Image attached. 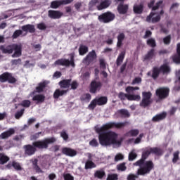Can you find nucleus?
<instances>
[{
    "label": "nucleus",
    "mask_w": 180,
    "mask_h": 180,
    "mask_svg": "<svg viewBox=\"0 0 180 180\" xmlns=\"http://www.w3.org/2000/svg\"><path fill=\"white\" fill-rule=\"evenodd\" d=\"M129 124L128 122H110L103 124L101 127L96 129V132L98 134L99 144L103 147H109L110 146H122L123 139L117 140L119 135L112 130V129H123L124 126Z\"/></svg>",
    "instance_id": "1"
},
{
    "label": "nucleus",
    "mask_w": 180,
    "mask_h": 180,
    "mask_svg": "<svg viewBox=\"0 0 180 180\" xmlns=\"http://www.w3.org/2000/svg\"><path fill=\"white\" fill-rule=\"evenodd\" d=\"M150 154H158V148H147L142 153L141 158L134 163L136 167H139L137 170L138 175H147L150 174L153 168H154V163L153 161H146Z\"/></svg>",
    "instance_id": "2"
},
{
    "label": "nucleus",
    "mask_w": 180,
    "mask_h": 180,
    "mask_svg": "<svg viewBox=\"0 0 180 180\" xmlns=\"http://www.w3.org/2000/svg\"><path fill=\"white\" fill-rule=\"evenodd\" d=\"M57 139L55 137L45 138L43 140H38L34 141L32 145L27 144L23 146L25 155L27 157H32L36 154V151L38 150H47L49 144L56 143Z\"/></svg>",
    "instance_id": "3"
},
{
    "label": "nucleus",
    "mask_w": 180,
    "mask_h": 180,
    "mask_svg": "<svg viewBox=\"0 0 180 180\" xmlns=\"http://www.w3.org/2000/svg\"><path fill=\"white\" fill-rule=\"evenodd\" d=\"M154 4H155V1L152 0L148 4V8H152L153 11V12H151L150 15L146 18V22H149V23H157V22H158V13H154V11H157V9H158V2H156L155 6Z\"/></svg>",
    "instance_id": "4"
},
{
    "label": "nucleus",
    "mask_w": 180,
    "mask_h": 180,
    "mask_svg": "<svg viewBox=\"0 0 180 180\" xmlns=\"http://www.w3.org/2000/svg\"><path fill=\"white\" fill-rule=\"evenodd\" d=\"M115 18H116L115 13L107 11L99 15L98 16V20L100 23H110V22L115 20Z\"/></svg>",
    "instance_id": "5"
},
{
    "label": "nucleus",
    "mask_w": 180,
    "mask_h": 180,
    "mask_svg": "<svg viewBox=\"0 0 180 180\" xmlns=\"http://www.w3.org/2000/svg\"><path fill=\"white\" fill-rule=\"evenodd\" d=\"M151 96L153 94L150 91L142 92V101H141L139 106L141 108H147L150 106L153 101H151Z\"/></svg>",
    "instance_id": "6"
},
{
    "label": "nucleus",
    "mask_w": 180,
    "mask_h": 180,
    "mask_svg": "<svg viewBox=\"0 0 180 180\" xmlns=\"http://www.w3.org/2000/svg\"><path fill=\"white\" fill-rule=\"evenodd\" d=\"M0 82H8V84H16L18 79L13 77L12 73L8 72H4L0 75Z\"/></svg>",
    "instance_id": "7"
},
{
    "label": "nucleus",
    "mask_w": 180,
    "mask_h": 180,
    "mask_svg": "<svg viewBox=\"0 0 180 180\" xmlns=\"http://www.w3.org/2000/svg\"><path fill=\"white\" fill-rule=\"evenodd\" d=\"M56 65H62L63 67H75V63H74V56H72L70 60L65 58L58 59L55 62Z\"/></svg>",
    "instance_id": "8"
},
{
    "label": "nucleus",
    "mask_w": 180,
    "mask_h": 180,
    "mask_svg": "<svg viewBox=\"0 0 180 180\" xmlns=\"http://www.w3.org/2000/svg\"><path fill=\"white\" fill-rule=\"evenodd\" d=\"M96 58H98L96 52L95 51V50H92L84 58L83 63H84V64H86L87 65H89V64L94 63V60H96Z\"/></svg>",
    "instance_id": "9"
},
{
    "label": "nucleus",
    "mask_w": 180,
    "mask_h": 180,
    "mask_svg": "<svg viewBox=\"0 0 180 180\" xmlns=\"http://www.w3.org/2000/svg\"><path fill=\"white\" fill-rule=\"evenodd\" d=\"M102 88V83L101 82H96V80H93L90 84L89 92L91 94H96L98 91H101Z\"/></svg>",
    "instance_id": "10"
},
{
    "label": "nucleus",
    "mask_w": 180,
    "mask_h": 180,
    "mask_svg": "<svg viewBox=\"0 0 180 180\" xmlns=\"http://www.w3.org/2000/svg\"><path fill=\"white\" fill-rule=\"evenodd\" d=\"M169 95V89L167 87H161L158 89V98L159 99H165Z\"/></svg>",
    "instance_id": "11"
},
{
    "label": "nucleus",
    "mask_w": 180,
    "mask_h": 180,
    "mask_svg": "<svg viewBox=\"0 0 180 180\" xmlns=\"http://www.w3.org/2000/svg\"><path fill=\"white\" fill-rule=\"evenodd\" d=\"M112 5L111 0H101L100 4L96 6L98 11H103V9H107Z\"/></svg>",
    "instance_id": "12"
},
{
    "label": "nucleus",
    "mask_w": 180,
    "mask_h": 180,
    "mask_svg": "<svg viewBox=\"0 0 180 180\" xmlns=\"http://www.w3.org/2000/svg\"><path fill=\"white\" fill-rule=\"evenodd\" d=\"M62 153L68 157H75L77 155V150L71 148L64 147L62 148Z\"/></svg>",
    "instance_id": "13"
},
{
    "label": "nucleus",
    "mask_w": 180,
    "mask_h": 180,
    "mask_svg": "<svg viewBox=\"0 0 180 180\" xmlns=\"http://www.w3.org/2000/svg\"><path fill=\"white\" fill-rule=\"evenodd\" d=\"M48 16L51 19H60L63 16V13L59 11L49 10L48 11Z\"/></svg>",
    "instance_id": "14"
},
{
    "label": "nucleus",
    "mask_w": 180,
    "mask_h": 180,
    "mask_svg": "<svg viewBox=\"0 0 180 180\" xmlns=\"http://www.w3.org/2000/svg\"><path fill=\"white\" fill-rule=\"evenodd\" d=\"M123 4L124 2H120L117 8L120 15H126L129 11V5Z\"/></svg>",
    "instance_id": "15"
},
{
    "label": "nucleus",
    "mask_w": 180,
    "mask_h": 180,
    "mask_svg": "<svg viewBox=\"0 0 180 180\" xmlns=\"http://www.w3.org/2000/svg\"><path fill=\"white\" fill-rule=\"evenodd\" d=\"M14 53L12 55L13 58L20 57L22 56V46L18 44H13V52Z\"/></svg>",
    "instance_id": "16"
},
{
    "label": "nucleus",
    "mask_w": 180,
    "mask_h": 180,
    "mask_svg": "<svg viewBox=\"0 0 180 180\" xmlns=\"http://www.w3.org/2000/svg\"><path fill=\"white\" fill-rule=\"evenodd\" d=\"M0 50L2 51L3 54H12V53H13V44L8 46L1 45Z\"/></svg>",
    "instance_id": "17"
},
{
    "label": "nucleus",
    "mask_w": 180,
    "mask_h": 180,
    "mask_svg": "<svg viewBox=\"0 0 180 180\" xmlns=\"http://www.w3.org/2000/svg\"><path fill=\"white\" fill-rule=\"evenodd\" d=\"M157 56V52H155V49H151L148 51L147 54H146L143 57V60L145 61H148L150 60H153Z\"/></svg>",
    "instance_id": "18"
},
{
    "label": "nucleus",
    "mask_w": 180,
    "mask_h": 180,
    "mask_svg": "<svg viewBox=\"0 0 180 180\" xmlns=\"http://www.w3.org/2000/svg\"><path fill=\"white\" fill-rule=\"evenodd\" d=\"M47 85H49V82L46 80L39 82L38 84V86L35 88L36 92L38 94H41L44 91V89L47 87Z\"/></svg>",
    "instance_id": "19"
},
{
    "label": "nucleus",
    "mask_w": 180,
    "mask_h": 180,
    "mask_svg": "<svg viewBox=\"0 0 180 180\" xmlns=\"http://www.w3.org/2000/svg\"><path fill=\"white\" fill-rule=\"evenodd\" d=\"M32 101L36 102L37 105L43 103L46 101V96L44 94H37L32 97Z\"/></svg>",
    "instance_id": "20"
},
{
    "label": "nucleus",
    "mask_w": 180,
    "mask_h": 180,
    "mask_svg": "<svg viewBox=\"0 0 180 180\" xmlns=\"http://www.w3.org/2000/svg\"><path fill=\"white\" fill-rule=\"evenodd\" d=\"M14 133L15 129L13 128H10L8 130L0 134V139H2L3 140H5V139H9V137H11V136H13Z\"/></svg>",
    "instance_id": "21"
},
{
    "label": "nucleus",
    "mask_w": 180,
    "mask_h": 180,
    "mask_svg": "<svg viewBox=\"0 0 180 180\" xmlns=\"http://www.w3.org/2000/svg\"><path fill=\"white\" fill-rule=\"evenodd\" d=\"M71 79H63L59 82L58 85L63 89H66L71 86Z\"/></svg>",
    "instance_id": "22"
},
{
    "label": "nucleus",
    "mask_w": 180,
    "mask_h": 180,
    "mask_svg": "<svg viewBox=\"0 0 180 180\" xmlns=\"http://www.w3.org/2000/svg\"><path fill=\"white\" fill-rule=\"evenodd\" d=\"M124 39H126V35H124V33L120 32L117 37V49H120L123 46V41H124Z\"/></svg>",
    "instance_id": "23"
},
{
    "label": "nucleus",
    "mask_w": 180,
    "mask_h": 180,
    "mask_svg": "<svg viewBox=\"0 0 180 180\" xmlns=\"http://www.w3.org/2000/svg\"><path fill=\"white\" fill-rule=\"evenodd\" d=\"M68 92V89L67 90H61L60 89H57L53 93L54 99H58L60 96H64V95H67Z\"/></svg>",
    "instance_id": "24"
},
{
    "label": "nucleus",
    "mask_w": 180,
    "mask_h": 180,
    "mask_svg": "<svg viewBox=\"0 0 180 180\" xmlns=\"http://www.w3.org/2000/svg\"><path fill=\"white\" fill-rule=\"evenodd\" d=\"M106 176V172L103 169H101L99 170H96L94 172V178H97L98 179H103Z\"/></svg>",
    "instance_id": "25"
},
{
    "label": "nucleus",
    "mask_w": 180,
    "mask_h": 180,
    "mask_svg": "<svg viewBox=\"0 0 180 180\" xmlns=\"http://www.w3.org/2000/svg\"><path fill=\"white\" fill-rule=\"evenodd\" d=\"M125 56L126 50L121 51V53L118 55V57L116 60L117 67H120V65H122V63H123V60H124Z\"/></svg>",
    "instance_id": "26"
},
{
    "label": "nucleus",
    "mask_w": 180,
    "mask_h": 180,
    "mask_svg": "<svg viewBox=\"0 0 180 180\" xmlns=\"http://www.w3.org/2000/svg\"><path fill=\"white\" fill-rule=\"evenodd\" d=\"M21 29L23 32H29V33H34L36 32L34 25L30 24L23 25Z\"/></svg>",
    "instance_id": "27"
},
{
    "label": "nucleus",
    "mask_w": 180,
    "mask_h": 180,
    "mask_svg": "<svg viewBox=\"0 0 180 180\" xmlns=\"http://www.w3.org/2000/svg\"><path fill=\"white\" fill-rule=\"evenodd\" d=\"M148 77H152L153 79H157L158 77V67H155L153 69V73L151 71L148 72L147 73Z\"/></svg>",
    "instance_id": "28"
},
{
    "label": "nucleus",
    "mask_w": 180,
    "mask_h": 180,
    "mask_svg": "<svg viewBox=\"0 0 180 180\" xmlns=\"http://www.w3.org/2000/svg\"><path fill=\"white\" fill-rule=\"evenodd\" d=\"M96 101H97V105L98 106H102L103 105H106L108 103V97L101 96L100 98H96Z\"/></svg>",
    "instance_id": "29"
},
{
    "label": "nucleus",
    "mask_w": 180,
    "mask_h": 180,
    "mask_svg": "<svg viewBox=\"0 0 180 180\" xmlns=\"http://www.w3.org/2000/svg\"><path fill=\"white\" fill-rule=\"evenodd\" d=\"M177 54L178 56L175 55L172 57V60L174 63L176 64H180V43L177 44Z\"/></svg>",
    "instance_id": "30"
},
{
    "label": "nucleus",
    "mask_w": 180,
    "mask_h": 180,
    "mask_svg": "<svg viewBox=\"0 0 180 180\" xmlns=\"http://www.w3.org/2000/svg\"><path fill=\"white\" fill-rule=\"evenodd\" d=\"M140 131L139 129H131L126 133L125 136H127V137H137Z\"/></svg>",
    "instance_id": "31"
},
{
    "label": "nucleus",
    "mask_w": 180,
    "mask_h": 180,
    "mask_svg": "<svg viewBox=\"0 0 180 180\" xmlns=\"http://www.w3.org/2000/svg\"><path fill=\"white\" fill-rule=\"evenodd\" d=\"M89 49L88 46L84 45V44H80L79 47V56H85L86 53H88Z\"/></svg>",
    "instance_id": "32"
},
{
    "label": "nucleus",
    "mask_w": 180,
    "mask_h": 180,
    "mask_svg": "<svg viewBox=\"0 0 180 180\" xmlns=\"http://www.w3.org/2000/svg\"><path fill=\"white\" fill-rule=\"evenodd\" d=\"M143 10H144V6L143 4H139L134 6V13H137L138 15H141V13H143Z\"/></svg>",
    "instance_id": "33"
},
{
    "label": "nucleus",
    "mask_w": 180,
    "mask_h": 180,
    "mask_svg": "<svg viewBox=\"0 0 180 180\" xmlns=\"http://www.w3.org/2000/svg\"><path fill=\"white\" fill-rule=\"evenodd\" d=\"M10 158L4 153H0V165H4L9 161Z\"/></svg>",
    "instance_id": "34"
},
{
    "label": "nucleus",
    "mask_w": 180,
    "mask_h": 180,
    "mask_svg": "<svg viewBox=\"0 0 180 180\" xmlns=\"http://www.w3.org/2000/svg\"><path fill=\"white\" fill-rule=\"evenodd\" d=\"M171 72V68L168 65H163L160 67L159 70V72H163V74H169Z\"/></svg>",
    "instance_id": "35"
},
{
    "label": "nucleus",
    "mask_w": 180,
    "mask_h": 180,
    "mask_svg": "<svg viewBox=\"0 0 180 180\" xmlns=\"http://www.w3.org/2000/svg\"><path fill=\"white\" fill-rule=\"evenodd\" d=\"M146 44L148 47H151V49H154V47L157 46V43L155 42V39L154 38H149L146 41Z\"/></svg>",
    "instance_id": "36"
},
{
    "label": "nucleus",
    "mask_w": 180,
    "mask_h": 180,
    "mask_svg": "<svg viewBox=\"0 0 180 180\" xmlns=\"http://www.w3.org/2000/svg\"><path fill=\"white\" fill-rule=\"evenodd\" d=\"M85 169H92V168H96V165L92 162V160H87L85 163Z\"/></svg>",
    "instance_id": "37"
},
{
    "label": "nucleus",
    "mask_w": 180,
    "mask_h": 180,
    "mask_svg": "<svg viewBox=\"0 0 180 180\" xmlns=\"http://www.w3.org/2000/svg\"><path fill=\"white\" fill-rule=\"evenodd\" d=\"M91 96L89 94H84L80 96V101L82 102H89L91 101Z\"/></svg>",
    "instance_id": "38"
},
{
    "label": "nucleus",
    "mask_w": 180,
    "mask_h": 180,
    "mask_svg": "<svg viewBox=\"0 0 180 180\" xmlns=\"http://www.w3.org/2000/svg\"><path fill=\"white\" fill-rule=\"evenodd\" d=\"M119 115H121L122 117H130V113L127 110L125 109H121L118 111Z\"/></svg>",
    "instance_id": "39"
},
{
    "label": "nucleus",
    "mask_w": 180,
    "mask_h": 180,
    "mask_svg": "<svg viewBox=\"0 0 180 180\" xmlns=\"http://www.w3.org/2000/svg\"><path fill=\"white\" fill-rule=\"evenodd\" d=\"M141 99V96L139 94H129L128 96V101H136L139 102Z\"/></svg>",
    "instance_id": "40"
},
{
    "label": "nucleus",
    "mask_w": 180,
    "mask_h": 180,
    "mask_svg": "<svg viewBox=\"0 0 180 180\" xmlns=\"http://www.w3.org/2000/svg\"><path fill=\"white\" fill-rule=\"evenodd\" d=\"M118 98L120 99V101H126V99L129 101V94L121 91L118 94Z\"/></svg>",
    "instance_id": "41"
},
{
    "label": "nucleus",
    "mask_w": 180,
    "mask_h": 180,
    "mask_svg": "<svg viewBox=\"0 0 180 180\" xmlns=\"http://www.w3.org/2000/svg\"><path fill=\"white\" fill-rule=\"evenodd\" d=\"M141 174H138L137 172H136V174H129L127 177V180H136L137 179V178H139V176H140ZM144 175L146 174H141V176H144Z\"/></svg>",
    "instance_id": "42"
},
{
    "label": "nucleus",
    "mask_w": 180,
    "mask_h": 180,
    "mask_svg": "<svg viewBox=\"0 0 180 180\" xmlns=\"http://www.w3.org/2000/svg\"><path fill=\"white\" fill-rule=\"evenodd\" d=\"M22 34H23V31L22 30H15L13 35H12V38L13 39H18V37H19L20 36H22Z\"/></svg>",
    "instance_id": "43"
},
{
    "label": "nucleus",
    "mask_w": 180,
    "mask_h": 180,
    "mask_svg": "<svg viewBox=\"0 0 180 180\" xmlns=\"http://www.w3.org/2000/svg\"><path fill=\"white\" fill-rule=\"evenodd\" d=\"M32 102L30 100H24L20 103V106H22V108H30V105Z\"/></svg>",
    "instance_id": "44"
},
{
    "label": "nucleus",
    "mask_w": 180,
    "mask_h": 180,
    "mask_svg": "<svg viewBox=\"0 0 180 180\" xmlns=\"http://www.w3.org/2000/svg\"><path fill=\"white\" fill-rule=\"evenodd\" d=\"M96 105H98V102L96 101V98H94V100H92L90 103V104L89 105L88 108L91 110H94V109H95L96 108Z\"/></svg>",
    "instance_id": "45"
},
{
    "label": "nucleus",
    "mask_w": 180,
    "mask_h": 180,
    "mask_svg": "<svg viewBox=\"0 0 180 180\" xmlns=\"http://www.w3.org/2000/svg\"><path fill=\"white\" fill-rule=\"evenodd\" d=\"M25 113V108L21 109L20 111H17L15 114V117L18 120L20 119L23 116V114Z\"/></svg>",
    "instance_id": "46"
},
{
    "label": "nucleus",
    "mask_w": 180,
    "mask_h": 180,
    "mask_svg": "<svg viewBox=\"0 0 180 180\" xmlns=\"http://www.w3.org/2000/svg\"><path fill=\"white\" fill-rule=\"evenodd\" d=\"M59 6H61L60 1H53L51 3V8L52 9H57Z\"/></svg>",
    "instance_id": "47"
},
{
    "label": "nucleus",
    "mask_w": 180,
    "mask_h": 180,
    "mask_svg": "<svg viewBox=\"0 0 180 180\" xmlns=\"http://www.w3.org/2000/svg\"><path fill=\"white\" fill-rule=\"evenodd\" d=\"M117 179H119L117 174H108V176L106 179V180H117Z\"/></svg>",
    "instance_id": "48"
},
{
    "label": "nucleus",
    "mask_w": 180,
    "mask_h": 180,
    "mask_svg": "<svg viewBox=\"0 0 180 180\" xmlns=\"http://www.w3.org/2000/svg\"><path fill=\"white\" fill-rule=\"evenodd\" d=\"M60 137H62V139H63L65 141H67V140H68V139H69L68 134L67 133V131L63 130V131L60 132Z\"/></svg>",
    "instance_id": "49"
},
{
    "label": "nucleus",
    "mask_w": 180,
    "mask_h": 180,
    "mask_svg": "<svg viewBox=\"0 0 180 180\" xmlns=\"http://www.w3.org/2000/svg\"><path fill=\"white\" fill-rule=\"evenodd\" d=\"M117 169L118 171H126L127 169V167H126V163L123 162L117 166Z\"/></svg>",
    "instance_id": "50"
},
{
    "label": "nucleus",
    "mask_w": 180,
    "mask_h": 180,
    "mask_svg": "<svg viewBox=\"0 0 180 180\" xmlns=\"http://www.w3.org/2000/svg\"><path fill=\"white\" fill-rule=\"evenodd\" d=\"M89 146L91 147H98L99 146V143H98V140H96V139H93L89 141Z\"/></svg>",
    "instance_id": "51"
},
{
    "label": "nucleus",
    "mask_w": 180,
    "mask_h": 180,
    "mask_svg": "<svg viewBox=\"0 0 180 180\" xmlns=\"http://www.w3.org/2000/svg\"><path fill=\"white\" fill-rule=\"evenodd\" d=\"M137 158V153L134 152H131L129 154V161H134V160H136Z\"/></svg>",
    "instance_id": "52"
},
{
    "label": "nucleus",
    "mask_w": 180,
    "mask_h": 180,
    "mask_svg": "<svg viewBox=\"0 0 180 180\" xmlns=\"http://www.w3.org/2000/svg\"><path fill=\"white\" fill-rule=\"evenodd\" d=\"M179 160V151H176L174 153V158L172 159V162L173 163H176V162H178Z\"/></svg>",
    "instance_id": "53"
},
{
    "label": "nucleus",
    "mask_w": 180,
    "mask_h": 180,
    "mask_svg": "<svg viewBox=\"0 0 180 180\" xmlns=\"http://www.w3.org/2000/svg\"><path fill=\"white\" fill-rule=\"evenodd\" d=\"M12 167H13V168H15V169H17L18 171H20L22 169V167H20V165L15 161L12 162Z\"/></svg>",
    "instance_id": "54"
},
{
    "label": "nucleus",
    "mask_w": 180,
    "mask_h": 180,
    "mask_svg": "<svg viewBox=\"0 0 180 180\" xmlns=\"http://www.w3.org/2000/svg\"><path fill=\"white\" fill-rule=\"evenodd\" d=\"M37 29L39 30H46L47 29V26L46 24H44V22H41L37 24Z\"/></svg>",
    "instance_id": "55"
},
{
    "label": "nucleus",
    "mask_w": 180,
    "mask_h": 180,
    "mask_svg": "<svg viewBox=\"0 0 180 180\" xmlns=\"http://www.w3.org/2000/svg\"><path fill=\"white\" fill-rule=\"evenodd\" d=\"M12 65H18L22 64V59H13L11 60Z\"/></svg>",
    "instance_id": "56"
},
{
    "label": "nucleus",
    "mask_w": 180,
    "mask_h": 180,
    "mask_svg": "<svg viewBox=\"0 0 180 180\" xmlns=\"http://www.w3.org/2000/svg\"><path fill=\"white\" fill-rule=\"evenodd\" d=\"M99 63H100L101 68H102L103 70H105L106 69V63H105V59H103V58L100 59Z\"/></svg>",
    "instance_id": "57"
},
{
    "label": "nucleus",
    "mask_w": 180,
    "mask_h": 180,
    "mask_svg": "<svg viewBox=\"0 0 180 180\" xmlns=\"http://www.w3.org/2000/svg\"><path fill=\"white\" fill-rule=\"evenodd\" d=\"M124 158V156H123V155H122L121 153L117 154L115 157V161L117 162V161H120L122 160H123Z\"/></svg>",
    "instance_id": "58"
},
{
    "label": "nucleus",
    "mask_w": 180,
    "mask_h": 180,
    "mask_svg": "<svg viewBox=\"0 0 180 180\" xmlns=\"http://www.w3.org/2000/svg\"><path fill=\"white\" fill-rule=\"evenodd\" d=\"M71 89L75 90L78 88V82L77 81H73L70 83Z\"/></svg>",
    "instance_id": "59"
},
{
    "label": "nucleus",
    "mask_w": 180,
    "mask_h": 180,
    "mask_svg": "<svg viewBox=\"0 0 180 180\" xmlns=\"http://www.w3.org/2000/svg\"><path fill=\"white\" fill-rule=\"evenodd\" d=\"M40 134H41V132L36 133L31 136V140H37L40 137Z\"/></svg>",
    "instance_id": "60"
},
{
    "label": "nucleus",
    "mask_w": 180,
    "mask_h": 180,
    "mask_svg": "<svg viewBox=\"0 0 180 180\" xmlns=\"http://www.w3.org/2000/svg\"><path fill=\"white\" fill-rule=\"evenodd\" d=\"M99 0H91L89 2V6L94 7V6H96L97 4H99Z\"/></svg>",
    "instance_id": "61"
},
{
    "label": "nucleus",
    "mask_w": 180,
    "mask_h": 180,
    "mask_svg": "<svg viewBox=\"0 0 180 180\" xmlns=\"http://www.w3.org/2000/svg\"><path fill=\"white\" fill-rule=\"evenodd\" d=\"M151 34H153V32L150 30H146L145 32V35L143 36V39H148V37H151Z\"/></svg>",
    "instance_id": "62"
},
{
    "label": "nucleus",
    "mask_w": 180,
    "mask_h": 180,
    "mask_svg": "<svg viewBox=\"0 0 180 180\" xmlns=\"http://www.w3.org/2000/svg\"><path fill=\"white\" fill-rule=\"evenodd\" d=\"M141 82V77H135L134 79L132 81V85L136 84H140Z\"/></svg>",
    "instance_id": "63"
},
{
    "label": "nucleus",
    "mask_w": 180,
    "mask_h": 180,
    "mask_svg": "<svg viewBox=\"0 0 180 180\" xmlns=\"http://www.w3.org/2000/svg\"><path fill=\"white\" fill-rule=\"evenodd\" d=\"M63 176L65 180H74V176L70 174H66Z\"/></svg>",
    "instance_id": "64"
}]
</instances>
